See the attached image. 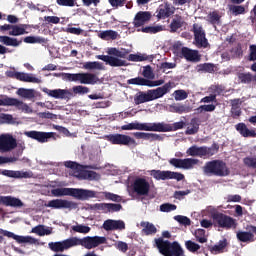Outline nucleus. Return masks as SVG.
I'll list each match as a JSON object with an SVG mask.
<instances>
[{
	"label": "nucleus",
	"mask_w": 256,
	"mask_h": 256,
	"mask_svg": "<svg viewBox=\"0 0 256 256\" xmlns=\"http://www.w3.org/2000/svg\"><path fill=\"white\" fill-rule=\"evenodd\" d=\"M107 243V238L103 236H86L84 238L71 237L59 242H50L48 244L49 249L55 253H63L72 247H79L81 245L85 249H95L99 245Z\"/></svg>",
	"instance_id": "f257e3e1"
},
{
	"label": "nucleus",
	"mask_w": 256,
	"mask_h": 256,
	"mask_svg": "<svg viewBox=\"0 0 256 256\" xmlns=\"http://www.w3.org/2000/svg\"><path fill=\"white\" fill-rule=\"evenodd\" d=\"M53 197H74L79 201H87L97 197V192L81 188H54L51 190Z\"/></svg>",
	"instance_id": "f03ea898"
},
{
	"label": "nucleus",
	"mask_w": 256,
	"mask_h": 256,
	"mask_svg": "<svg viewBox=\"0 0 256 256\" xmlns=\"http://www.w3.org/2000/svg\"><path fill=\"white\" fill-rule=\"evenodd\" d=\"M202 215H210L214 223H217L218 227H223L224 229H235V227H237V221L235 219L231 216L219 213L217 208L213 206L206 207L205 210L202 211Z\"/></svg>",
	"instance_id": "7ed1b4c3"
},
{
	"label": "nucleus",
	"mask_w": 256,
	"mask_h": 256,
	"mask_svg": "<svg viewBox=\"0 0 256 256\" xmlns=\"http://www.w3.org/2000/svg\"><path fill=\"white\" fill-rule=\"evenodd\" d=\"M173 89V83L169 82L166 83L162 87H158L154 90H148L147 92H141L139 93L134 101L136 105H141V103H147L149 101H155V99H161L163 95H166V93H169Z\"/></svg>",
	"instance_id": "20e7f679"
},
{
	"label": "nucleus",
	"mask_w": 256,
	"mask_h": 256,
	"mask_svg": "<svg viewBox=\"0 0 256 256\" xmlns=\"http://www.w3.org/2000/svg\"><path fill=\"white\" fill-rule=\"evenodd\" d=\"M64 165L65 167H68V169H71L70 175H73V177H77L78 179H88L89 181H99V179H101V176L97 174V172L83 170V167L75 162L67 161Z\"/></svg>",
	"instance_id": "39448f33"
},
{
	"label": "nucleus",
	"mask_w": 256,
	"mask_h": 256,
	"mask_svg": "<svg viewBox=\"0 0 256 256\" xmlns=\"http://www.w3.org/2000/svg\"><path fill=\"white\" fill-rule=\"evenodd\" d=\"M156 246L164 256H183V248L177 242L172 244L161 238L155 240Z\"/></svg>",
	"instance_id": "423d86ee"
},
{
	"label": "nucleus",
	"mask_w": 256,
	"mask_h": 256,
	"mask_svg": "<svg viewBox=\"0 0 256 256\" xmlns=\"http://www.w3.org/2000/svg\"><path fill=\"white\" fill-rule=\"evenodd\" d=\"M219 151V146L217 144L212 145L209 147H198V146H191L187 149L186 154L189 157H211L215 155Z\"/></svg>",
	"instance_id": "0eeeda50"
},
{
	"label": "nucleus",
	"mask_w": 256,
	"mask_h": 256,
	"mask_svg": "<svg viewBox=\"0 0 256 256\" xmlns=\"http://www.w3.org/2000/svg\"><path fill=\"white\" fill-rule=\"evenodd\" d=\"M204 173H206V175H220V176H225V175H229V170L227 169V166L225 165V163L221 162V161H212V162H208L205 167H204Z\"/></svg>",
	"instance_id": "6e6552de"
},
{
	"label": "nucleus",
	"mask_w": 256,
	"mask_h": 256,
	"mask_svg": "<svg viewBox=\"0 0 256 256\" xmlns=\"http://www.w3.org/2000/svg\"><path fill=\"white\" fill-rule=\"evenodd\" d=\"M149 174L151 177L156 179V181H167V179H175L176 181H183L185 175L179 172L172 171H161V170H150Z\"/></svg>",
	"instance_id": "1a4fd4ad"
},
{
	"label": "nucleus",
	"mask_w": 256,
	"mask_h": 256,
	"mask_svg": "<svg viewBox=\"0 0 256 256\" xmlns=\"http://www.w3.org/2000/svg\"><path fill=\"white\" fill-rule=\"evenodd\" d=\"M132 189L136 195L145 196L149 195V191H151V183L147 178L137 177L133 181Z\"/></svg>",
	"instance_id": "9d476101"
},
{
	"label": "nucleus",
	"mask_w": 256,
	"mask_h": 256,
	"mask_svg": "<svg viewBox=\"0 0 256 256\" xmlns=\"http://www.w3.org/2000/svg\"><path fill=\"white\" fill-rule=\"evenodd\" d=\"M0 234L9 239H14L17 243H28V245H39V240L33 238L32 236H19L13 232L0 229Z\"/></svg>",
	"instance_id": "9b49d317"
},
{
	"label": "nucleus",
	"mask_w": 256,
	"mask_h": 256,
	"mask_svg": "<svg viewBox=\"0 0 256 256\" xmlns=\"http://www.w3.org/2000/svg\"><path fill=\"white\" fill-rule=\"evenodd\" d=\"M170 165L173 167H176V169H193L195 165H198L199 160L195 158H185V159H177V158H172L169 160Z\"/></svg>",
	"instance_id": "f8f14e48"
},
{
	"label": "nucleus",
	"mask_w": 256,
	"mask_h": 256,
	"mask_svg": "<svg viewBox=\"0 0 256 256\" xmlns=\"http://www.w3.org/2000/svg\"><path fill=\"white\" fill-rule=\"evenodd\" d=\"M17 147V140L11 134L0 135V153H8Z\"/></svg>",
	"instance_id": "ddd939ff"
},
{
	"label": "nucleus",
	"mask_w": 256,
	"mask_h": 256,
	"mask_svg": "<svg viewBox=\"0 0 256 256\" xmlns=\"http://www.w3.org/2000/svg\"><path fill=\"white\" fill-rule=\"evenodd\" d=\"M50 209H77V203L65 199H53L44 204Z\"/></svg>",
	"instance_id": "4468645a"
},
{
	"label": "nucleus",
	"mask_w": 256,
	"mask_h": 256,
	"mask_svg": "<svg viewBox=\"0 0 256 256\" xmlns=\"http://www.w3.org/2000/svg\"><path fill=\"white\" fill-rule=\"evenodd\" d=\"M108 141H110V143H112L113 145H127L137 147V142L135 141V139L124 134L110 135L108 136Z\"/></svg>",
	"instance_id": "2eb2a0df"
},
{
	"label": "nucleus",
	"mask_w": 256,
	"mask_h": 256,
	"mask_svg": "<svg viewBox=\"0 0 256 256\" xmlns=\"http://www.w3.org/2000/svg\"><path fill=\"white\" fill-rule=\"evenodd\" d=\"M122 131H155V123L132 122L121 127Z\"/></svg>",
	"instance_id": "dca6fc26"
},
{
	"label": "nucleus",
	"mask_w": 256,
	"mask_h": 256,
	"mask_svg": "<svg viewBox=\"0 0 256 256\" xmlns=\"http://www.w3.org/2000/svg\"><path fill=\"white\" fill-rule=\"evenodd\" d=\"M77 81L82 85H95V83H99V77L91 73H76L74 74V82Z\"/></svg>",
	"instance_id": "f3484780"
},
{
	"label": "nucleus",
	"mask_w": 256,
	"mask_h": 256,
	"mask_svg": "<svg viewBox=\"0 0 256 256\" xmlns=\"http://www.w3.org/2000/svg\"><path fill=\"white\" fill-rule=\"evenodd\" d=\"M43 93H46L48 97H53L54 99H71L73 93L67 89H54L49 90L48 88H43Z\"/></svg>",
	"instance_id": "a211bd4d"
},
{
	"label": "nucleus",
	"mask_w": 256,
	"mask_h": 256,
	"mask_svg": "<svg viewBox=\"0 0 256 256\" xmlns=\"http://www.w3.org/2000/svg\"><path fill=\"white\" fill-rule=\"evenodd\" d=\"M165 81L163 80H156L151 81L142 77L132 78L128 80V85H142L145 87H159V85H163Z\"/></svg>",
	"instance_id": "6ab92c4d"
},
{
	"label": "nucleus",
	"mask_w": 256,
	"mask_h": 256,
	"mask_svg": "<svg viewBox=\"0 0 256 256\" xmlns=\"http://www.w3.org/2000/svg\"><path fill=\"white\" fill-rule=\"evenodd\" d=\"M24 135L30 139H35L39 143H47L53 137V132L27 131L24 132Z\"/></svg>",
	"instance_id": "aec40b11"
},
{
	"label": "nucleus",
	"mask_w": 256,
	"mask_h": 256,
	"mask_svg": "<svg viewBox=\"0 0 256 256\" xmlns=\"http://www.w3.org/2000/svg\"><path fill=\"white\" fill-rule=\"evenodd\" d=\"M154 125L156 126V132L159 133H165L167 131H177L179 129H183V127H185V122L180 121V122H175L174 124L170 125V124H165V123H154Z\"/></svg>",
	"instance_id": "412c9836"
},
{
	"label": "nucleus",
	"mask_w": 256,
	"mask_h": 256,
	"mask_svg": "<svg viewBox=\"0 0 256 256\" xmlns=\"http://www.w3.org/2000/svg\"><path fill=\"white\" fill-rule=\"evenodd\" d=\"M194 37L198 47H207L209 45L205 37V31H203V28L199 24H194Z\"/></svg>",
	"instance_id": "4be33fe9"
},
{
	"label": "nucleus",
	"mask_w": 256,
	"mask_h": 256,
	"mask_svg": "<svg viewBox=\"0 0 256 256\" xmlns=\"http://www.w3.org/2000/svg\"><path fill=\"white\" fill-rule=\"evenodd\" d=\"M97 59H100V61H104L107 65H110V67H125L127 65V62L125 60H121L118 57H113L109 55H98L96 56Z\"/></svg>",
	"instance_id": "5701e85b"
},
{
	"label": "nucleus",
	"mask_w": 256,
	"mask_h": 256,
	"mask_svg": "<svg viewBox=\"0 0 256 256\" xmlns=\"http://www.w3.org/2000/svg\"><path fill=\"white\" fill-rule=\"evenodd\" d=\"M2 175L11 177L12 179H29L33 177V173L27 171L3 170Z\"/></svg>",
	"instance_id": "b1692460"
},
{
	"label": "nucleus",
	"mask_w": 256,
	"mask_h": 256,
	"mask_svg": "<svg viewBox=\"0 0 256 256\" xmlns=\"http://www.w3.org/2000/svg\"><path fill=\"white\" fill-rule=\"evenodd\" d=\"M103 229H105V231L122 230L125 229V222L122 220L108 219L103 223Z\"/></svg>",
	"instance_id": "393cba45"
},
{
	"label": "nucleus",
	"mask_w": 256,
	"mask_h": 256,
	"mask_svg": "<svg viewBox=\"0 0 256 256\" xmlns=\"http://www.w3.org/2000/svg\"><path fill=\"white\" fill-rule=\"evenodd\" d=\"M175 13V8L169 4H161L157 10L156 17L158 19H167V17H171Z\"/></svg>",
	"instance_id": "a878e982"
},
{
	"label": "nucleus",
	"mask_w": 256,
	"mask_h": 256,
	"mask_svg": "<svg viewBox=\"0 0 256 256\" xmlns=\"http://www.w3.org/2000/svg\"><path fill=\"white\" fill-rule=\"evenodd\" d=\"M148 21H151L150 12L140 11L135 15L133 24L135 27H142V25H145Z\"/></svg>",
	"instance_id": "bb28decb"
},
{
	"label": "nucleus",
	"mask_w": 256,
	"mask_h": 256,
	"mask_svg": "<svg viewBox=\"0 0 256 256\" xmlns=\"http://www.w3.org/2000/svg\"><path fill=\"white\" fill-rule=\"evenodd\" d=\"M27 24H18V25H12V29L10 32H8V35L12 37H20L21 35H27Z\"/></svg>",
	"instance_id": "cd10ccee"
},
{
	"label": "nucleus",
	"mask_w": 256,
	"mask_h": 256,
	"mask_svg": "<svg viewBox=\"0 0 256 256\" xmlns=\"http://www.w3.org/2000/svg\"><path fill=\"white\" fill-rule=\"evenodd\" d=\"M1 205L6 207H23V202L19 198L2 196Z\"/></svg>",
	"instance_id": "c85d7f7f"
},
{
	"label": "nucleus",
	"mask_w": 256,
	"mask_h": 256,
	"mask_svg": "<svg viewBox=\"0 0 256 256\" xmlns=\"http://www.w3.org/2000/svg\"><path fill=\"white\" fill-rule=\"evenodd\" d=\"M18 81H23L24 83H41V79L35 77L33 74L19 72L17 76Z\"/></svg>",
	"instance_id": "c756f323"
},
{
	"label": "nucleus",
	"mask_w": 256,
	"mask_h": 256,
	"mask_svg": "<svg viewBox=\"0 0 256 256\" xmlns=\"http://www.w3.org/2000/svg\"><path fill=\"white\" fill-rule=\"evenodd\" d=\"M0 43H2V45H6V47H19L22 41L10 36H0Z\"/></svg>",
	"instance_id": "7c9ffc66"
},
{
	"label": "nucleus",
	"mask_w": 256,
	"mask_h": 256,
	"mask_svg": "<svg viewBox=\"0 0 256 256\" xmlns=\"http://www.w3.org/2000/svg\"><path fill=\"white\" fill-rule=\"evenodd\" d=\"M236 130L242 135V137H256L255 130H250L244 123L236 125Z\"/></svg>",
	"instance_id": "2f4dec72"
},
{
	"label": "nucleus",
	"mask_w": 256,
	"mask_h": 256,
	"mask_svg": "<svg viewBox=\"0 0 256 256\" xmlns=\"http://www.w3.org/2000/svg\"><path fill=\"white\" fill-rule=\"evenodd\" d=\"M182 55L187 59V61H199V52L189 48H182Z\"/></svg>",
	"instance_id": "473e14b6"
},
{
	"label": "nucleus",
	"mask_w": 256,
	"mask_h": 256,
	"mask_svg": "<svg viewBox=\"0 0 256 256\" xmlns=\"http://www.w3.org/2000/svg\"><path fill=\"white\" fill-rule=\"evenodd\" d=\"M72 233H80L81 235H87L91 233V227L85 224H79L76 222L74 225L71 226Z\"/></svg>",
	"instance_id": "72a5a7b5"
},
{
	"label": "nucleus",
	"mask_w": 256,
	"mask_h": 256,
	"mask_svg": "<svg viewBox=\"0 0 256 256\" xmlns=\"http://www.w3.org/2000/svg\"><path fill=\"white\" fill-rule=\"evenodd\" d=\"M31 233L39 235V237H44V235H51L53 233V228L46 227L45 225H38L32 228Z\"/></svg>",
	"instance_id": "f704fd0d"
},
{
	"label": "nucleus",
	"mask_w": 256,
	"mask_h": 256,
	"mask_svg": "<svg viewBox=\"0 0 256 256\" xmlns=\"http://www.w3.org/2000/svg\"><path fill=\"white\" fill-rule=\"evenodd\" d=\"M199 120L197 118H193L190 123L187 125V129L185 131L186 135H195L199 131Z\"/></svg>",
	"instance_id": "c9c22d12"
},
{
	"label": "nucleus",
	"mask_w": 256,
	"mask_h": 256,
	"mask_svg": "<svg viewBox=\"0 0 256 256\" xmlns=\"http://www.w3.org/2000/svg\"><path fill=\"white\" fill-rule=\"evenodd\" d=\"M237 239L242 241V243H253V241H255V234L251 232L240 231L237 233Z\"/></svg>",
	"instance_id": "e433bc0d"
},
{
	"label": "nucleus",
	"mask_w": 256,
	"mask_h": 256,
	"mask_svg": "<svg viewBox=\"0 0 256 256\" xmlns=\"http://www.w3.org/2000/svg\"><path fill=\"white\" fill-rule=\"evenodd\" d=\"M98 37L100 39H103L104 41H109V40H115L117 39V37H119V33H117V31L114 30H105V31H101L98 34Z\"/></svg>",
	"instance_id": "4c0bfd02"
},
{
	"label": "nucleus",
	"mask_w": 256,
	"mask_h": 256,
	"mask_svg": "<svg viewBox=\"0 0 256 256\" xmlns=\"http://www.w3.org/2000/svg\"><path fill=\"white\" fill-rule=\"evenodd\" d=\"M243 101H241V99H234L231 100V114L232 117H239L241 115V105H242Z\"/></svg>",
	"instance_id": "58836bf2"
},
{
	"label": "nucleus",
	"mask_w": 256,
	"mask_h": 256,
	"mask_svg": "<svg viewBox=\"0 0 256 256\" xmlns=\"http://www.w3.org/2000/svg\"><path fill=\"white\" fill-rule=\"evenodd\" d=\"M108 55H114V57H120L121 59H125L127 55H129V50L125 49H117V48H108L107 49Z\"/></svg>",
	"instance_id": "ea45409f"
},
{
	"label": "nucleus",
	"mask_w": 256,
	"mask_h": 256,
	"mask_svg": "<svg viewBox=\"0 0 256 256\" xmlns=\"http://www.w3.org/2000/svg\"><path fill=\"white\" fill-rule=\"evenodd\" d=\"M140 225L142 227L143 233L146 235H155V233H157V227H155L153 223L141 222Z\"/></svg>",
	"instance_id": "a19ab883"
},
{
	"label": "nucleus",
	"mask_w": 256,
	"mask_h": 256,
	"mask_svg": "<svg viewBox=\"0 0 256 256\" xmlns=\"http://www.w3.org/2000/svg\"><path fill=\"white\" fill-rule=\"evenodd\" d=\"M83 67L88 70L105 71V66L101 62H85Z\"/></svg>",
	"instance_id": "79ce46f5"
},
{
	"label": "nucleus",
	"mask_w": 256,
	"mask_h": 256,
	"mask_svg": "<svg viewBox=\"0 0 256 256\" xmlns=\"http://www.w3.org/2000/svg\"><path fill=\"white\" fill-rule=\"evenodd\" d=\"M98 207L99 209H102L103 211H109L110 213H113L115 211H121L120 204L102 203V204H99Z\"/></svg>",
	"instance_id": "37998d69"
},
{
	"label": "nucleus",
	"mask_w": 256,
	"mask_h": 256,
	"mask_svg": "<svg viewBox=\"0 0 256 256\" xmlns=\"http://www.w3.org/2000/svg\"><path fill=\"white\" fill-rule=\"evenodd\" d=\"M16 93L19 95V97H23L24 99H33V97H35L34 89L20 88Z\"/></svg>",
	"instance_id": "c03bdc74"
},
{
	"label": "nucleus",
	"mask_w": 256,
	"mask_h": 256,
	"mask_svg": "<svg viewBox=\"0 0 256 256\" xmlns=\"http://www.w3.org/2000/svg\"><path fill=\"white\" fill-rule=\"evenodd\" d=\"M17 103V98H9L7 96L0 98V107H15Z\"/></svg>",
	"instance_id": "a18cd8bd"
},
{
	"label": "nucleus",
	"mask_w": 256,
	"mask_h": 256,
	"mask_svg": "<svg viewBox=\"0 0 256 256\" xmlns=\"http://www.w3.org/2000/svg\"><path fill=\"white\" fill-rule=\"evenodd\" d=\"M193 235L198 243H207V234L204 229L199 228L195 230Z\"/></svg>",
	"instance_id": "49530a36"
},
{
	"label": "nucleus",
	"mask_w": 256,
	"mask_h": 256,
	"mask_svg": "<svg viewBox=\"0 0 256 256\" xmlns=\"http://www.w3.org/2000/svg\"><path fill=\"white\" fill-rule=\"evenodd\" d=\"M161 31H165V26L163 25H156V26H148L145 28H142V33H161Z\"/></svg>",
	"instance_id": "de8ad7c7"
},
{
	"label": "nucleus",
	"mask_w": 256,
	"mask_h": 256,
	"mask_svg": "<svg viewBox=\"0 0 256 256\" xmlns=\"http://www.w3.org/2000/svg\"><path fill=\"white\" fill-rule=\"evenodd\" d=\"M181 27H183V18L176 16L170 24V29L175 32L177 29H181Z\"/></svg>",
	"instance_id": "09e8293b"
},
{
	"label": "nucleus",
	"mask_w": 256,
	"mask_h": 256,
	"mask_svg": "<svg viewBox=\"0 0 256 256\" xmlns=\"http://www.w3.org/2000/svg\"><path fill=\"white\" fill-rule=\"evenodd\" d=\"M225 247H227V240H221L211 248V251L217 255V253H223V251H225Z\"/></svg>",
	"instance_id": "8fccbe9b"
},
{
	"label": "nucleus",
	"mask_w": 256,
	"mask_h": 256,
	"mask_svg": "<svg viewBox=\"0 0 256 256\" xmlns=\"http://www.w3.org/2000/svg\"><path fill=\"white\" fill-rule=\"evenodd\" d=\"M170 111L172 113H189V107L185 106V105H181V104H176L171 106Z\"/></svg>",
	"instance_id": "3c124183"
},
{
	"label": "nucleus",
	"mask_w": 256,
	"mask_h": 256,
	"mask_svg": "<svg viewBox=\"0 0 256 256\" xmlns=\"http://www.w3.org/2000/svg\"><path fill=\"white\" fill-rule=\"evenodd\" d=\"M128 61H134V62L147 61V55L141 54V53L130 54L128 56Z\"/></svg>",
	"instance_id": "603ef678"
},
{
	"label": "nucleus",
	"mask_w": 256,
	"mask_h": 256,
	"mask_svg": "<svg viewBox=\"0 0 256 256\" xmlns=\"http://www.w3.org/2000/svg\"><path fill=\"white\" fill-rule=\"evenodd\" d=\"M17 104H15V107H17L20 111H23L24 113H33V108H31L26 103H23L17 99Z\"/></svg>",
	"instance_id": "864d4df0"
},
{
	"label": "nucleus",
	"mask_w": 256,
	"mask_h": 256,
	"mask_svg": "<svg viewBox=\"0 0 256 256\" xmlns=\"http://www.w3.org/2000/svg\"><path fill=\"white\" fill-rule=\"evenodd\" d=\"M220 19L221 16L217 12H211L207 16V21H209V23H212L213 25L219 24Z\"/></svg>",
	"instance_id": "5fc2aeb1"
},
{
	"label": "nucleus",
	"mask_w": 256,
	"mask_h": 256,
	"mask_svg": "<svg viewBox=\"0 0 256 256\" xmlns=\"http://www.w3.org/2000/svg\"><path fill=\"white\" fill-rule=\"evenodd\" d=\"M185 246L188 251H191V253H195L196 251H199L201 249V246L199 244L191 240L186 241Z\"/></svg>",
	"instance_id": "6e6d98bb"
},
{
	"label": "nucleus",
	"mask_w": 256,
	"mask_h": 256,
	"mask_svg": "<svg viewBox=\"0 0 256 256\" xmlns=\"http://www.w3.org/2000/svg\"><path fill=\"white\" fill-rule=\"evenodd\" d=\"M72 91L74 93V95H87V93H89V89L85 86H74L72 88Z\"/></svg>",
	"instance_id": "4d7b16f0"
},
{
	"label": "nucleus",
	"mask_w": 256,
	"mask_h": 256,
	"mask_svg": "<svg viewBox=\"0 0 256 256\" xmlns=\"http://www.w3.org/2000/svg\"><path fill=\"white\" fill-rule=\"evenodd\" d=\"M0 123L1 124H13L15 120L11 114H0Z\"/></svg>",
	"instance_id": "13d9d810"
},
{
	"label": "nucleus",
	"mask_w": 256,
	"mask_h": 256,
	"mask_svg": "<svg viewBox=\"0 0 256 256\" xmlns=\"http://www.w3.org/2000/svg\"><path fill=\"white\" fill-rule=\"evenodd\" d=\"M173 97L176 101H184L188 97V94L185 92V90H176L173 93Z\"/></svg>",
	"instance_id": "bf43d9fd"
},
{
	"label": "nucleus",
	"mask_w": 256,
	"mask_h": 256,
	"mask_svg": "<svg viewBox=\"0 0 256 256\" xmlns=\"http://www.w3.org/2000/svg\"><path fill=\"white\" fill-rule=\"evenodd\" d=\"M135 137H137L138 139H148V137H150V139H158L159 136H157L156 134L153 133H144V132H136L134 133Z\"/></svg>",
	"instance_id": "052dcab7"
},
{
	"label": "nucleus",
	"mask_w": 256,
	"mask_h": 256,
	"mask_svg": "<svg viewBox=\"0 0 256 256\" xmlns=\"http://www.w3.org/2000/svg\"><path fill=\"white\" fill-rule=\"evenodd\" d=\"M56 3L60 7H75L77 5L75 0H56Z\"/></svg>",
	"instance_id": "680f3d73"
},
{
	"label": "nucleus",
	"mask_w": 256,
	"mask_h": 256,
	"mask_svg": "<svg viewBox=\"0 0 256 256\" xmlns=\"http://www.w3.org/2000/svg\"><path fill=\"white\" fill-rule=\"evenodd\" d=\"M24 43H43V38L37 36H27L24 38Z\"/></svg>",
	"instance_id": "e2e57ef3"
},
{
	"label": "nucleus",
	"mask_w": 256,
	"mask_h": 256,
	"mask_svg": "<svg viewBox=\"0 0 256 256\" xmlns=\"http://www.w3.org/2000/svg\"><path fill=\"white\" fill-rule=\"evenodd\" d=\"M230 11L233 15H243V13H245V7H243V6H231Z\"/></svg>",
	"instance_id": "0e129e2a"
},
{
	"label": "nucleus",
	"mask_w": 256,
	"mask_h": 256,
	"mask_svg": "<svg viewBox=\"0 0 256 256\" xmlns=\"http://www.w3.org/2000/svg\"><path fill=\"white\" fill-rule=\"evenodd\" d=\"M175 221H178V223H181V225H191V220L186 216H175Z\"/></svg>",
	"instance_id": "69168bd1"
},
{
	"label": "nucleus",
	"mask_w": 256,
	"mask_h": 256,
	"mask_svg": "<svg viewBox=\"0 0 256 256\" xmlns=\"http://www.w3.org/2000/svg\"><path fill=\"white\" fill-rule=\"evenodd\" d=\"M103 195L105 199H108L109 201H121V196L117 194H113L111 192H104Z\"/></svg>",
	"instance_id": "338daca9"
},
{
	"label": "nucleus",
	"mask_w": 256,
	"mask_h": 256,
	"mask_svg": "<svg viewBox=\"0 0 256 256\" xmlns=\"http://www.w3.org/2000/svg\"><path fill=\"white\" fill-rule=\"evenodd\" d=\"M238 78L240 79L241 83H251L253 76H251L249 73H241L238 75Z\"/></svg>",
	"instance_id": "774afa93"
}]
</instances>
